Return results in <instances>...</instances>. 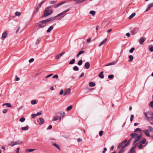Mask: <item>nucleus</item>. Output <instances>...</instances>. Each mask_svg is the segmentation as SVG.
<instances>
[{"label": "nucleus", "mask_w": 153, "mask_h": 153, "mask_svg": "<svg viewBox=\"0 0 153 153\" xmlns=\"http://www.w3.org/2000/svg\"><path fill=\"white\" fill-rule=\"evenodd\" d=\"M148 129L145 130L143 131V132L146 136L150 137H151V135L149 134V132H153V128L151 126H148Z\"/></svg>", "instance_id": "1"}, {"label": "nucleus", "mask_w": 153, "mask_h": 153, "mask_svg": "<svg viewBox=\"0 0 153 153\" xmlns=\"http://www.w3.org/2000/svg\"><path fill=\"white\" fill-rule=\"evenodd\" d=\"M56 18V17L54 16V17H50L48 19H46L42 20L39 21V22L41 23H46L49 22H51L53 20H54Z\"/></svg>", "instance_id": "2"}, {"label": "nucleus", "mask_w": 153, "mask_h": 153, "mask_svg": "<svg viewBox=\"0 0 153 153\" xmlns=\"http://www.w3.org/2000/svg\"><path fill=\"white\" fill-rule=\"evenodd\" d=\"M53 12V11L52 10H45L43 12V15L42 16V17H45L48 16H49Z\"/></svg>", "instance_id": "3"}, {"label": "nucleus", "mask_w": 153, "mask_h": 153, "mask_svg": "<svg viewBox=\"0 0 153 153\" xmlns=\"http://www.w3.org/2000/svg\"><path fill=\"white\" fill-rule=\"evenodd\" d=\"M46 23H41L39 22L38 23H36L35 26L36 27H39L42 28L46 26Z\"/></svg>", "instance_id": "4"}, {"label": "nucleus", "mask_w": 153, "mask_h": 153, "mask_svg": "<svg viewBox=\"0 0 153 153\" xmlns=\"http://www.w3.org/2000/svg\"><path fill=\"white\" fill-rule=\"evenodd\" d=\"M139 29L138 27L133 28L130 31V33L132 35L136 34L138 32Z\"/></svg>", "instance_id": "5"}, {"label": "nucleus", "mask_w": 153, "mask_h": 153, "mask_svg": "<svg viewBox=\"0 0 153 153\" xmlns=\"http://www.w3.org/2000/svg\"><path fill=\"white\" fill-rule=\"evenodd\" d=\"M141 135L140 134L137 136H136L135 137L134 140V141L133 143V145L135 144L141 137Z\"/></svg>", "instance_id": "6"}, {"label": "nucleus", "mask_w": 153, "mask_h": 153, "mask_svg": "<svg viewBox=\"0 0 153 153\" xmlns=\"http://www.w3.org/2000/svg\"><path fill=\"white\" fill-rule=\"evenodd\" d=\"M138 143H137L135 145H134L131 148L130 151L128 152V153H132L134 149H136L137 145L138 144Z\"/></svg>", "instance_id": "7"}, {"label": "nucleus", "mask_w": 153, "mask_h": 153, "mask_svg": "<svg viewBox=\"0 0 153 153\" xmlns=\"http://www.w3.org/2000/svg\"><path fill=\"white\" fill-rule=\"evenodd\" d=\"M153 7V2L149 4L148 5L147 7V8L146 9V10L145 12H147L149 10L150 8L152 7Z\"/></svg>", "instance_id": "8"}, {"label": "nucleus", "mask_w": 153, "mask_h": 153, "mask_svg": "<svg viewBox=\"0 0 153 153\" xmlns=\"http://www.w3.org/2000/svg\"><path fill=\"white\" fill-rule=\"evenodd\" d=\"M67 2L66 1H64L62 2L59 3L58 4H57L55 5L54 6V8H57L58 7L64 4H65V3H66Z\"/></svg>", "instance_id": "9"}, {"label": "nucleus", "mask_w": 153, "mask_h": 153, "mask_svg": "<svg viewBox=\"0 0 153 153\" xmlns=\"http://www.w3.org/2000/svg\"><path fill=\"white\" fill-rule=\"evenodd\" d=\"M144 115L145 116V118L147 120L149 121H150V118L152 119V120H153V117H149L147 116V113H146V112H145L144 113Z\"/></svg>", "instance_id": "10"}, {"label": "nucleus", "mask_w": 153, "mask_h": 153, "mask_svg": "<svg viewBox=\"0 0 153 153\" xmlns=\"http://www.w3.org/2000/svg\"><path fill=\"white\" fill-rule=\"evenodd\" d=\"M118 61V60H117L116 61H114L112 62H110L105 65V66H107L110 65H115Z\"/></svg>", "instance_id": "11"}, {"label": "nucleus", "mask_w": 153, "mask_h": 153, "mask_svg": "<svg viewBox=\"0 0 153 153\" xmlns=\"http://www.w3.org/2000/svg\"><path fill=\"white\" fill-rule=\"evenodd\" d=\"M71 89L70 88H68L66 89V91L65 92L64 94V95L65 96L66 95L69 94L70 93Z\"/></svg>", "instance_id": "12"}, {"label": "nucleus", "mask_w": 153, "mask_h": 153, "mask_svg": "<svg viewBox=\"0 0 153 153\" xmlns=\"http://www.w3.org/2000/svg\"><path fill=\"white\" fill-rule=\"evenodd\" d=\"M146 40V39L145 38H141L139 40V43L140 44L142 45L143 42L145 41Z\"/></svg>", "instance_id": "13"}, {"label": "nucleus", "mask_w": 153, "mask_h": 153, "mask_svg": "<svg viewBox=\"0 0 153 153\" xmlns=\"http://www.w3.org/2000/svg\"><path fill=\"white\" fill-rule=\"evenodd\" d=\"M90 66V64L89 62H86L85 63L84 66L87 69H88Z\"/></svg>", "instance_id": "14"}, {"label": "nucleus", "mask_w": 153, "mask_h": 153, "mask_svg": "<svg viewBox=\"0 0 153 153\" xmlns=\"http://www.w3.org/2000/svg\"><path fill=\"white\" fill-rule=\"evenodd\" d=\"M39 120L40 121V122L39 123V124L40 125H42L44 123V120L42 118H40Z\"/></svg>", "instance_id": "15"}, {"label": "nucleus", "mask_w": 153, "mask_h": 153, "mask_svg": "<svg viewBox=\"0 0 153 153\" xmlns=\"http://www.w3.org/2000/svg\"><path fill=\"white\" fill-rule=\"evenodd\" d=\"M138 135V134H136V133H132L130 135V136L131 137V138L132 139V138H134V137H135L136 136H137Z\"/></svg>", "instance_id": "16"}, {"label": "nucleus", "mask_w": 153, "mask_h": 153, "mask_svg": "<svg viewBox=\"0 0 153 153\" xmlns=\"http://www.w3.org/2000/svg\"><path fill=\"white\" fill-rule=\"evenodd\" d=\"M45 1L44 0H42L38 5L37 6L38 9H39L41 7L42 4L44 3L45 2Z\"/></svg>", "instance_id": "17"}, {"label": "nucleus", "mask_w": 153, "mask_h": 153, "mask_svg": "<svg viewBox=\"0 0 153 153\" xmlns=\"http://www.w3.org/2000/svg\"><path fill=\"white\" fill-rule=\"evenodd\" d=\"M15 145H20L23 143V142L20 140H18L15 142Z\"/></svg>", "instance_id": "18"}, {"label": "nucleus", "mask_w": 153, "mask_h": 153, "mask_svg": "<svg viewBox=\"0 0 153 153\" xmlns=\"http://www.w3.org/2000/svg\"><path fill=\"white\" fill-rule=\"evenodd\" d=\"M28 129L29 126H27L24 127H22L21 128L22 130L23 131H26L28 130Z\"/></svg>", "instance_id": "19"}, {"label": "nucleus", "mask_w": 153, "mask_h": 153, "mask_svg": "<svg viewBox=\"0 0 153 153\" xmlns=\"http://www.w3.org/2000/svg\"><path fill=\"white\" fill-rule=\"evenodd\" d=\"M89 85L90 87H92L94 86L95 85V84L94 82H91L89 83Z\"/></svg>", "instance_id": "20"}, {"label": "nucleus", "mask_w": 153, "mask_h": 153, "mask_svg": "<svg viewBox=\"0 0 153 153\" xmlns=\"http://www.w3.org/2000/svg\"><path fill=\"white\" fill-rule=\"evenodd\" d=\"M107 38L105 39L99 45V46L100 47L102 45L104 44L107 41Z\"/></svg>", "instance_id": "21"}, {"label": "nucleus", "mask_w": 153, "mask_h": 153, "mask_svg": "<svg viewBox=\"0 0 153 153\" xmlns=\"http://www.w3.org/2000/svg\"><path fill=\"white\" fill-rule=\"evenodd\" d=\"M135 13H132L129 17L128 19H131L133 17H134L135 15Z\"/></svg>", "instance_id": "22"}, {"label": "nucleus", "mask_w": 153, "mask_h": 153, "mask_svg": "<svg viewBox=\"0 0 153 153\" xmlns=\"http://www.w3.org/2000/svg\"><path fill=\"white\" fill-rule=\"evenodd\" d=\"M103 72L101 71L99 74V76L102 79H103L104 78V75L103 74Z\"/></svg>", "instance_id": "23"}, {"label": "nucleus", "mask_w": 153, "mask_h": 153, "mask_svg": "<svg viewBox=\"0 0 153 153\" xmlns=\"http://www.w3.org/2000/svg\"><path fill=\"white\" fill-rule=\"evenodd\" d=\"M53 27L51 26L49 27V28L47 30V33H49L51 32V31L53 30Z\"/></svg>", "instance_id": "24"}, {"label": "nucleus", "mask_w": 153, "mask_h": 153, "mask_svg": "<svg viewBox=\"0 0 153 153\" xmlns=\"http://www.w3.org/2000/svg\"><path fill=\"white\" fill-rule=\"evenodd\" d=\"M7 35L6 31H4L2 34V37L3 38H5L7 36Z\"/></svg>", "instance_id": "25"}, {"label": "nucleus", "mask_w": 153, "mask_h": 153, "mask_svg": "<svg viewBox=\"0 0 153 153\" xmlns=\"http://www.w3.org/2000/svg\"><path fill=\"white\" fill-rule=\"evenodd\" d=\"M35 150V149H26L25 151V152H33Z\"/></svg>", "instance_id": "26"}, {"label": "nucleus", "mask_w": 153, "mask_h": 153, "mask_svg": "<svg viewBox=\"0 0 153 153\" xmlns=\"http://www.w3.org/2000/svg\"><path fill=\"white\" fill-rule=\"evenodd\" d=\"M129 60H128V61L129 62H131L132 61L133 59V56L132 55H130L129 56Z\"/></svg>", "instance_id": "27"}, {"label": "nucleus", "mask_w": 153, "mask_h": 153, "mask_svg": "<svg viewBox=\"0 0 153 153\" xmlns=\"http://www.w3.org/2000/svg\"><path fill=\"white\" fill-rule=\"evenodd\" d=\"M142 131V130L139 128H137L134 130V132H137V131H139L140 132H141Z\"/></svg>", "instance_id": "28"}, {"label": "nucleus", "mask_w": 153, "mask_h": 153, "mask_svg": "<svg viewBox=\"0 0 153 153\" xmlns=\"http://www.w3.org/2000/svg\"><path fill=\"white\" fill-rule=\"evenodd\" d=\"M73 70L75 71H77L79 70V68L78 67H77L76 66H75L73 68Z\"/></svg>", "instance_id": "29"}, {"label": "nucleus", "mask_w": 153, "mask_h": 153, "mask_svg": "<svg viewBox=\"0 0 153 153\" xmlns=\"http://www.w3.org/2000/svg\"><path fill=\"white\" fill-rule=\"evenodd\" d=\"M75 62V59H73L71 61L69 62V64L71 65L74 64Z\"/></svg>", "instance_id": "30"}, {"label": "nucleus", "mask_w": 153, "mask_h": 153, "mask_svg": "<svg viewBox=\"0 0 153 153\" xmlns=\"http://www.w3.org/2000/svg\"><path fill=\"white\" fill-rule=\"evenodd\" d=\"M59 119V117L57 116H56L54 117L53 119L52 120V121H56L57 120Z\"/></svg>", "instance_id": "31"}, {"label": "nucleus", "mask_w": 153, "mask_h": 153, "mask_svg": "<svg viewBox=\"0 0 153 153\" xmlns=\"http://www.w3.org/2000/svg\"><path fill=\"white\" fill-rule=\"evenodd\" d=\"M72 108V105H70L68 106L67 107V108L66 110L67 111H69Z\"/></svg>", "instance_id": "32"}, {"label": "nucleus", "mask_w": 153, "mask_h": 153, "mask_svg": "<svg viewBox=\"0 0 153 153\" xmlns=\"http://www.w3.org/2000/svg\"><path fill=\"white\" fill-rule=\"evenodd\" d=\"M146 140L145 138H143L142 140L140 142V143L142 144H144L146 142Z\"/></svg>", "instance_id": "33"}, {"label": "nucleus", "mask_w": 153, "mask_h": 153, "mask_svg": "<svg viewBox=\"0 0 153 153\" xmlns=\"http://www.w3.org/2000/svg\"><path fill=\"white\" fill-rule=\"evenodd\" d=\"M82 62H83L82 61V60L81 59L78 61V62L77 63V64L79 65L80 66L82 65Z\"/></svg>", "instance_id": "34"}, {"label": "nucleus", "mask_w": 153, "mask_h": 153, "mask_svg": "<svg viewBox=\"0 0 153 153\" xmlns=\"http://www.w3.org/2000/svg\"><path fill=\"white\" fill-rule=\"evenodd\" d=\"M15 145H15V142H12L9 144V145L11 146H12V147H13Z\"/></svg>", "instance_id": "35"}, {"label": "nucleus", "mask_w": 153, "mask_h": 153, "mask_svg": "<svg viewBox=\"0 0 153 153\" xmlns=\"http://www.w3.org/2000/svg\"><path fill=\"white\" fill-rule=\"evenodd\" d=\"M15 14L16 16H19L21 14V13L20 12L16 11L15 13Z\"/></svg>", "instance_id": "36"}, {"label": "nucleus", "mask_w": 153, "mask_h": 153, "mask_svg": "<svg viewBox=\"0 0 153 153\" xmlns=\"http://www.w3.org/2000/svg\"><path fill=\"white\" fill-rule=\"evenodd\" d=\"M90 13L92 14L93 16H94L95 15V12L94 11L91 10L90 11Z\"/></svg>", "instance_id": "37"}, {"label": "nucleus", "mask_w": 153, "mask_h": 153, "mask_svg": "<svg viewBox=\"0 0 153 153\" xmlns=\"http://www.w3.org/2000/svg\"><path fill=\"white\" fill-rule=\"evenodd\" d=\"M53 146H55V147H56L58 149H60L59 146L58 145H57L55 143H53Z\"/></svg>", "instance_id": "38"}, {"label": "nucleus", "mask_w": 153, "mask_h": 153, "mask_svg": "<svg viewBox=\"0 0 153 153\" xmlns=\"http://www.w3.org/2000/svg\"><path fill=\"white\" fill-rule=\"evenodd\" d=\"M25 118L24 117H22L20 119L19 121L22 122H23L25 121Z\"/></svg>", "instance_id": "39"}, {"label": "nucleus", "mask_w": 153, "mask_h": 153, "mask_svg": "<svg viewBox=\"0 0 153 153\" xmlns=\"http://www.w3.org/2000/svg\"><path fill=\"white\" fill-rule=\"evenodd\" d=\"M64 13L63 12L61 13H59V14H58L57 15H56V16H55V17H56V18L57 17H59V16H60L62 15H64Z\"/></svg>", "instance_id": "40"}, {"label": "nucleus", "mask_w": 153, "mask_h": 153, "mask_svg": "<svg viewBox=\"0 0 153 153\" xmlns=\"http://www.w3.org/2000/svg\"><path fill=\"white\" fill-rule=\"evenodd\" d=\"M31 103L32 105H34L36 103V101L35 100H33L31 101Z\"/></svg>", "instance_id": "41"}, {"label": "nucleus", "mask_w": 153, "mask_h": 153, "mask_svg": "<svg viewBox=\"0 0 153 153\" xmlns=\"http://www.w3.org/2000/svg\"><path fill=\"white\" fill-rule=\"evenodd\" d=\"M128 143H127L125 144L122 147V148L121 149H123V150L124 151V148L126 147L127 146H128Z\"/></svg>", "instance_id": "42"}, {"label": "nucleus", "mask_w": 153, "mask_h": 153, "mask_svg": "<svg viewBox=\"0 0 153 153\" xmlns=\"http://www.w3.org/2000/svg\"><path fill=\"white\" fill-rule=\"evenodd\" d=\"M149 105L153 109V100L150 102Z\"/></svg>", "instance_id": "43"}, {"label": "nucleus", "mask_w": 153, "mask_h": 153, "mask_svg": "<svg viewBox=\"0 0 153 153\" xmlns=\"http://www.w3.org/2000/svg\"><path fill=\"white\" fill-rule=\"evenodd\" d=\"M135 48L134 47L132 48H131L130 50H129V52L130 53H132L134 51V50Z\"/></svg>", "instance_id": "44"}, {"label": "nucleus", "mask_w": 153, "mask_h": 153, "mask_svg": "<svg viewBox=\"0 0 153 153\" xmlns=\"http://www.w3.org/2000/svg\"><path fill=\"white\" fill-rule=\"evenodd\" d=\"M123 145V144L122 143H119V144L118 147V148L120 149L121 147H122Z\"/></svg>", "instance_id": "45"}, {"label": "nucleus", "mask_w": 153, "mask_h": 153, "mask_svg": "<svg viewBox=\"0 0 153 153\" xmlns=\"http://www.w3.org/2000/svg\"><path fill=\"white\" fill-rule=\"evenodd\" d=\"M103 134V131H100L99 132V135L101 137Z\"/></svg>", "instance_id": "46"}, {"label": "nucleus", "mask_w": 153, "mask_h": 153, "mask_svg": "<svg viewBox=\"0 0 153 153\" xmlns=\"http://www.w3.org/2000/svg\"><path fill=\"white\" fill-rule=\"evenodd\" d=\"M124 152V151L123 150V149H121L118 153H123Z\"/></svg>", "instance_id": "47"}, {"label": "nucleus", "mask_w": 153, "mask_h": 153, "mask_svg": "<svg viewBox=\"0 0 153 153\" xmlns=\"http://www.w3.org/2000/svg\"><path fill=\"white\" fill-rule=\"evenodd\" d=\"M143 147V146L141 144H140L138 146V148L140 149H141Z\"/></svg>", "instance_id": "48"}, {"label": "nucleus", "mask_w": 153, "mask_h": 153, "mask_svg": "<svg viewBox=\"0 0 153 153\" xmlns=\"http://www.w3.org/2000/svg\"><path fill=\"white\" fill-rule=\"evenodd\" d=\"M52 126L51 125H50L47 128V130L51 129L52 128Z\"/></svg>", "instance_id": "49"}, {"label": "nucleus", "mask_w": 153, "mask_h": 153, "mask_svg": "<svg viewBox=\"0 0 153 153\" xmlns=\"http://www.w3.org/2000/svg\"><path fill=\"white\" fill-rule=\"evenodd\" d=\"M53 78L58 79V76L57 75H55L53 76Z\"/></svg>", "instance_id": "50"}, {"label": "nucleus", "mask_w": 153, "mask_h": 153, "mask_svg": "<svg viewBox=\"0 0 153 153\" xmlns=\"http://www.w3.org/2000/svg\"><path fill=\"white\" fill-rule=\"evenodd\" d=\"M108 78L109 79H111L114 77V75H110L108 76Z\"/></svg>", "instance_id": "51"}, {"label": "nucleus", "mask_w": 153, "mask_h": 153, "mask_svg": "<svg viewBox=\"0 0 153 153\" xmlns=\"http://www.w3.org/2000/svg\"><path fill=\"white\" fill-rule=\"evenodd\" d=\"M34 59L33 58H31L29 60V63H31L34 61Z\"/></svg>", "instance_id": "52"}, {"label": "nucleus", "mask_w": 153, "mask_h": 153, "mask_svg": "<svg viewBox=\"0 0 153 153\" xmlns=\"http://www.w3.org/2000/svg\"><path fill=\"white\" fill-rule=\"evenodd\" d=\"M7 106L8 107L10 108L12 107L11 104L9 103H7Z\"/></svg>", "instance_id": "53"}, {"label": "nucleus", "mask_w": 153, "mask_h": 153, "mask_svg": "<svg viewBox=\"0 0 153 153\" xmlns=\"http://www.w3.org/2000/svg\"><path fill=\"white\" fill-rule=\"evenodd\" d=\"M7 111H8V110L7 109H4L3 111V113L4 114H5L7 112Z\"/></svg>", "instance_id": "54"}, {"label": "nucleus", "mask_w": 153, "mask_h": 153, "mask_svg": "<svg viewBox=\"0 0 153 153\" xmlns=\"http://www.w3.org/2000/svg\"><path fill=\"white\" fill-rule=\"evenodd\" d=\"M65 53V52H62L61 53L59 54L58 55H59V56H62Z\"/></svg>", "instance_id": "55"}, {"label": "nucleus", "mask_w": 153, "mask_h": 153, "mask_svg": "<svg viewBox=\"0 0 153 153\" xmlns=\"http://www.w3.org/2000/svg\"><path fill=\"white\" fill-rule=\"evenodd\" d=\"M69 9H70L69 8H68L67 9H66V10H65L63 11V12L64 13V14H65V13H67V12H68V11H69Z\"/></svg>", "instance_id": "56"}, {"label": "nucleus", "mask_w": 153, "mask_h": 153, "mask_svg": "<svg viewBox=\"0 0 153 153\" xmlns=\"http://www.w3.org/2000/svg\"><path fill=\"white\" fill-rule=\"evenodd\" d=\"M51 7V6H49L46 8L45 10H49V9Z\"/></svg>", "instance_id": "57"}, {"label": "nucleus", "mask_w": 153, "mask_h": 153, "mask_svg": "<svg viewBox=\"0 0 153 153\" xmlns=\"http://www.w3.org/2000/svg\"><path fill=\"white\" fill-rule=\"evenodd\" d=\"M52 75H53L52 74H50L49 75H48L47 76H46L45 78H49L50 77L52 76Z\"/></svg>", "instance_id": "58"}, {"label": "nucleus", "mask_w": 153, "mask_h": 153, "mask_svg": "<svg viewBox=\"0 0 153 153\" xmlns=\"http://www.w3.org/2000/svg\"><path fill=\"white\" fill-rule=\"evenodd\" d=\"M31 117L33 118H34L36 116V114H33L31 115Z\"/></svg>", "instance_id": "59"}, {"label": "nucleus", "mask_w": 153, "mask_h": 153, "mask_svg": "<svg viewBox=\"0 0 153 153\" xmlns=\"http://www.w3.org/2000/svg\"><path fill=\"white\" fill-rule=\"evenodd\" d=\"M84 52V51H81L79 52L78 53L80 55L81 54H82Z\"/></svg>", "instance_id": "60"}, {"label": "nucleus", "mask_w": 153, "mask_h": 153, "mask_svg": "<svg viewBox=\"0 0 153 153\" xmlns=\"http://www.w3.org/2000/svg\"><path fill=\"white\" fill-rule=\"evenodd\" d=\"M107 151V148L106 147L104 148L103 151H102V153H105Z\"/></svg>", "instance_id": "61"}, {"label": "nucleus", "mask_w": 153, "mask_h": 153, "mask_svg": "<svg viewBox=\"0 0 153 153\" xmlns=\"http://www.w3.org/2000/svg\"><path fill=\"white\" fill-rule=\"evenodd\" d=\"M84 73H83V72L80 75V76H79V78H81L82 77L84 76Z\"/></svg>", "instance_id": "62"}, {"label": "nucleus", "mask_w": 153, "mask_h": 153, "mask_svg": "<svg viewBox=\"0 0 153 153\" xmlns=\"http://www.w3.org/2000/svg\"><path fill=\"white\" fill-rule=\"evenodd\" d=\"M149 50L151 52L153 51V46H151Z\"/></svg>", "instance_id": "63"}, {"label": "nucleus", "mask_w": 153, "mask_h": 153, "mask_svg": "<svg viewBox=\"0 0 153 153\" xmlns=\"http://www.w3.org/2000/svg\"><path fill=\"white\" fill-rule=\"evenodd\" d=\"M63 91L62 89L60 92L59 94L60 95H62L63 94Z\"/></svg>", "instance_id": "64"}]
</instances>
